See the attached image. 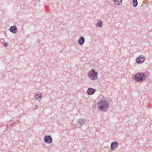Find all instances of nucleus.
<instances>
[{
	"mask_svg": "<svg viewBox=\"0 0 152 152\" xmlns=\"http://www.w3.org/2000/svg\"><path fill=\"white\" fill-rule=\"evenodd\" d=\"M97 108L102 111H107L109 106V102L104 99L100 100L97 103Z\"/></svg>",
	"mask_w": 152,
	"mask_h": 152,
	"instance_id": "1",
	"label": "nucleus"
},
{
	"mask_svg": "<svg viewBox=\"0 0 152 152\" xmlns=\"http://www.w3.org/2000/svg\"><path fill=\"white\" fill-rule=\"evenodd\" d=\"M145 60V56L143 55H140L136 59V63L138 64H142Z\"/></svg>",
	"mask_w": 152,
	"mask_h": 152,
	"instance_id": "4",
	"label": "nucleus"
},
{
	"mask_svg": "<svg viewBox=\"0 0 152 152\" xmlns=\"http://www.w3.org/2000/svg\"><path fill=\"white\" fill-rule=\"evenodd\" d=\"M85 39L84 37H80L78 40V42L80 45H82L85 42Z\"/></svg>",
	"mask_w": 152,
	"mask_h": 152,
	"instance_id": "11",
	"label": "nucleus"
},
{
	"mask_svg": "<svg viewBox=\"0 0 152 152\" xmlns=\"http://www.w3.org/2000/svg\"><path fill=\"white\" fill-rule=\"evenodd\" d=\"M77 123L80 126H81L85 124V121L84 119L81 118L78 120Z\"/></svg>",
	"mask_w": 152,
	"mask_h": 152,
	"instance_id": "10",
	"label": "nucleus"
},
{
	"mask_svg": "<svg viewBox=\"0 0 152 152\" xmlns=\"http://www.w3.org/2000/svg\"><path fill=\"white\" fill-rule=\"evenodd\" d=\"M133 4L134 7H136L138 4V2L137 0H133Z\"/></svg>",
	"mask_w": 152,
	"mask_h": 152,
	"instance_id": "14",
	"label": "nucleus"
},
{
	"mask_svg": "<svg viewBox=\"0 0 152 152\" xmlns=\"http://www.w3.org/2000/svg\"><path fill=\"white\" fill-rule=\"evenodd\" d=\"M119 143L116 141H113L111 144V148L112 151H115L118 147Z\"/></svg>",
	"mask_w": 152,
	"mask_h": 152,
	"instance_id": "5",
	"label": "nucleus"
},
{
	"mask_svg": "<svg viewBox=\"0 0 152 152\" xmlns=\"http://www.w3.org/2000/svg\"><path fill=\"white\" fill-rule=\"evenodd\" d=\"M102 22L101 20H99L97 23L96 24V27H101L102 26Z\"/></svg>",
	"mask_w": 152,
	"mask_h": 152,
	"instance_id": "12",
	"label": "nucleus"
},
{
	"mask_svg": "<svg viewBox=\"0 0 152 152\" xmlns=\"http://www.w3.org/2000/svg\"><path fill=\"white\" fill-rule=\"evenodd\" d=\"M95 89L91 88H89L87 91V93L89 95H92L95 92Z\"/></svg>",
	"mask_w": 152,
	"mask_h": 152,
	"instance_id": "8",
	"label": "nucleus"
},
{
	"mask_svg": "<svg viewBox=\"0 0 152 152\" xmlns=\"http://www.w3.org/2000/svg\"><path fill=\"white\" fill-rule=\"evenodd\" d=\"M38 107V105H35L34 106V109H37Z\"/></svg>",
	"mask_w": 152,
	"mask_h": 152,
	"instance_id": "16",
	"label": "nucleus"
},
{
	"mask_svg": "<svg viewBox=\"0 0 152 152\" xmlns=\"http://www.w3.org/2000/svg\"><path fill=\"white\" fill-rule=\"evenodd\" d=\"M74 125V127L75 128H80V127L77 126V125L76 124Z\"/></svg>",
	"mask_w": 152,
	"mask_h": 152,
	"instance_id": "17",
	"label": "nucleus"
},
{
	"mask_svg": "<svg viewBox=\"0 0 152 152\" xmlns=\"http://www.w3.org/2000/svg\"><path fill=\"white\" fill-rule=\"evenodd\" d=\"M8 45V44L7 42H5L4 44V46L5 47H7Z\"/></svg>",
	"mask_w": 152,
	"mask_h": 152,
	"instance_id": "15",
	"label": "nucleus"
},
{
	"mask_svg": "<svg viewBox=\"0 0 152 152\" xmlns=\"http://www.w3.org/2000/svg\"><path fill=\"white\" fill-rule=\"evenodd\" d=\"M9 30L10 32L13 34H16L18 31V29L15 26H11Z\"/></svg>",
	"mask_w": 152,
	"mask_h": 152,
	"instance_id": "7",
	"label": "nucleus"
},
{
	"mask_svg": "<svg viewBox=\"0 0 152 152\" xmlns=\"http://www.w3.org/2000/svg\"><path fill=\"white\" fill-rule=\"evenodd\" d=\"M98 73L96 72L94 69H92L88 73V77L92 80H95L97 79Z\"/></svg>",
	"mask_w": 152,
	"mask_h": 152,
	"instance_id": "3",
	"label": "nucleus"
},
{
	"mask_svg": "<svg viewBox=\"0 0 152 152\" xmlns=\"http://www.w3.org/2000/svg\"><path fill=\"white\" fill-rule=\"evenodd\" d=\"M134 79L136 81L140 82L146 79V76L143 73H138L134 75Z\"/></svg>",
	"mask_w": 152,
	"mask_h": 152,
	"instance_id": "2",
	"label": "nucleus"
},
{
	"mask_svg": "<svg viewBox=\"0 0 152 152\" xmlns=\"http://www.w3.org/2000/svg\"><path fill=\"white\" fill-rule=\"evenodd\" d=\"M44 140L45 142L49 144L52 143L53 140L52 138L50 135H45Z\"/></svg>",
	"mask_w": 152,
	"mask_h": 152,
	"instance_id": "6",
	"label": "nucleus"
},
{
	"mask_svg": "<svg viewBox=\"0 0 152 152\" xmlns=\"http://www.w3.org/2000/svg\"><path fill=\"white\" fill-rule=\"evenodd\" d=\"M114 3L117 5H120L122 3V0H113Z\"/></svg>",
	"mask_w": 152,
	"mask_h": 152,
	"instance_id": "13",
	"label": "nucleus"
},
{
	"mask_svg": "<svg viewBox=\"0 0 152 152\" xmlns=\"http://www.w3.org/2000/svg\"><path fill=\"white\" fill-rule=\"evenodd\" d=\"M42 96V94L39 92H37V94L36 93L35 94L34 98L35 99L38 100L39 99H41Z\"/></svg>",
	"mask_w": 152,
	"mask_h": 152,
	"instance_id": "9",
	"label": "nucleus"
}]
</instances>
